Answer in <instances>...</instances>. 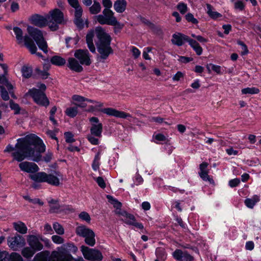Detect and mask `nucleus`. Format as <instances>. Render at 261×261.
Instances as JSON below:
<instances>
[{
    "label": "nucleus",
    "instance_id": "nucleus-1",
    "mask_svg": "<svg viewBox=\"0 0 261 261\" xmlns=\"http://www.w3.org/2000/svg\"><path fill=\"white\" fill-rule=\"evenodd\" d=\"M12 151H14L12 156L17 162L28 159L39 162L41 160L40 153L45 151V145L38 136L31 134L18 139L15 147L8 145L4 150L8 152Z\"/></svg>",
    "mask_w": 261,
    "mask_h": 261
},
{
    "label": "nucleus",
    "instance_id": "nucleus-2",
    "mask_svg": "<svg viewBox=\"0 0 261 261\" xmlns=\"http://www.w3.org/2000/svg\"><path fill=\"white\" fill-rule=\"evenodd\" d=\"M95 36L96 40H95L97 50L100 55L101 59L106 60L110 54L112 53L110 46L111 38L101 27H97L95 30L88 32L86 37V43L90 51L92 53H96V49L93 43Z\"/></svg>",
    "mask_w": 261,
    "mask_h": 261
},
{
    "label": "nucleus",
    "instance_id": "nucleus-3",
    "mask_svg": "<svg viewBox=\"0 0 261 261\" xmlns=\"http://www.w3.org/2000/svg\"><path fill=\"white\" fill-rule=\"evenodd\" d=\"M61 247L58 251L52 252L50 259L53 261H72L73 257L69 252L75 253L77 251V248L72 243H68Z\"/></svg>",
    "mask_w": 261,
    "mask_h": 261
},
{
    "label": "nucleus",
    "instance_id": "nucleus-4",
    "mask_svg": "<svg viewBox=\"0 0 261 261\" xmlns=\"http://www.w3.org/2000/svg\"><path fill=\"white\" fill-rule=\"evenodd\" d=\"M60 174L59 172L47 174L44 172H38L34 174L30 175V178L33 180L39 182H47L49 185L58 186L60 185Z\"/></svg>",
    "mask_w": 261,
    "mask_h": 261
},
{
    "label": "nucleus",
    "instance_id": "nucleus-5",
    "mask_svg": "<svg viewBox=\"0 0 261 261\" xmlns=\"http://www.w3.org/2000/svg\"><path fill=\"white\" fill-rule=\"evenodd\" d=\"M27 31L29 34L34 39L39 48L44 53H47V44L45 40L42 32L40 30L31 26H28Z\"/></svg>",
    "mask_w": 261,
    "mask_h": 261
},
{
    "label": "nucleus",
    "instance_id": "nucleus-6",
    "mask_svg": "<svg viewBox=\"0 0 261 261\" xmlns=\"http://www.w3.org/2000/svg\"><path fill=\"white\" fill-rule=\"evenodd\" d=\"M48 27L51 31H56L58 29V24L63 21V14L59 9H55L47 15Z\"/></svg>",
    "mask_w": 261,
    "mask_h": 261
},
{
    "label": "nucleus",
    "instance_id": "nucleus-7",
    "mask_svg": "<svg viewBox=\"0 0 261 261\" xmlns=\"http://www.w3.org/2000/svg\"><path fill=\"white\" fill-rule=\"evenodd\" d=\"M75 232L77 235L85 238V241L87 245L90 246L95 245V234L92 230L84 225H81L76 228Z\"/></svg>",
    "mask_w": 261,
    "mask_h": 261
},
{
    "label": "nucleus",
    "instance_id": "nucleus-8",
    "mask_svg": "<svg viewBox=\"0 0 261 261\" xmlns=\"http://www.w3.org/2000/svg\"><path fill=\"white\" fill-rule=\"evenodd\" d=\"M38 105L47 107L49 101L45 93L41 90L35 88L30 89L28 92Z\"/></svg>",
    "mask_w": 261,
    "mask_h": 261
},
{
    "label": "nucleus",
    "instance_id": "nucleus-9",
    "mask_svg": "<svg viewBox=\"0 0 261 261\" xmlns=\"http://www.w3.org/2000/svg\"><path fill=\"white\" fill-rule=\"evenodd\" d=\"M81 251L84 257L90 261H101L103 258V256L99 251L85 246H82Z\"/></svg>",
    "mask_w": 261,
    "mask_h": 261
},
{
    "label": "nucleus",
    "instance_id": "nucleus-10",
    "mask_svg": "<svg viewBox=\"0 0 261 261\" xmlns=\"http://www.w3.org/2000/svg\"><path fill=\"white\" fill-rule=\"evenodd\" d=\"M91 123L90 133L97 137H101L102 132V124L99 122L97 117H92L89 118Z\"/></svg>",
    "mask_w": 261,
    "mask_h": 261
},
{
    "label": "nucleus",
    "instance_id": "nucleus-11",
    "mask_svg": "<svg viewBox=\"0 0 261 261\" xmlns=\"http://www.w3.org/2000/svg\"><path fill=\"white\" fill-rule=\"evenodd\" d=\"M120 216L123 217L122 220L126 224L134 226L139 229H143L144 228L143 224L141 223L137 222L133 215L127 213L125 211H123L121 213Z\"/></svg>",
    "mask_w": 261,
    "mask_h": 261
},
{
    "label": "nucleus",
    "instance_id": "nucleus-12",
    "mask_svg": "<svg viewBox=\"0 0 261 261\" xmlns=\"http://www.w3.org/2000/svg\"><path fill=\"white\" fill-rule=\"evenodd\" d=\"M173 257L176 261H194V257L187 251L179 249H176L172 253Z\"/></svg>",
    "mask_w": 261,
    "mask_h": 261
},
{
    "label": "nucleus",
    "instance_id": "nucleus-13",
    "mask_svg": "<svg viewBox=\"0 0 261 261\" xmlns=\"http://www.w3.org/2000/svg\"><path fill=\"white\" fill-rule=\"evenodd\" d=\"M74 55L79 60L81 64L87 66L91 64L90 54L87 49H77L75 51Z\"/></svg>",
    "mask_w": 261,
    "mask_h": 261
},
{
    "label": "nucleus",
    "instance_id": "nucleus-14",
    "mask_svg": "<svg viewBox=\"0 0 261 261\" xmlns=\"http://www.w3.org/2000/svg\"><path fill=\"white\" fill-rule=\"evenodd\" d=\"M24 239L18 235L8 239V245L12 250L16 251L18 248L22 247L24 245Z\"/></svg>",
    "mask_w": 261,
    "mask_h": 261
},
{
    "label": "nucleus",
    "instance_id": "nucleus-15",
    "mask_svg": "<svg viewBox=\"0 0 261 261\" xmlns=\"http://www.w3.org/2000/svg\"><path fill=\"white\" fill-rule=\"evenodd\" d=\"M29 20L32 24L39 28H43L47 25H48L47 15L43 16L36 14L32 15L29 18Z\"/></svg>",
    "mask_w": 261,
    "mask_h": 261
},
{
    "label": "nucleus",
    "instance_id": "nucleus-16",
    "mask_svg": "<svg viewBox=\"0 0 261 261\" xmlns=\"http://www.w3.org/2000/svg\"><path fill=\"white\" fill-rule=\"evenodd\" d=\"M100 111L109 116H114L117 118H127L131 117V115L129 113H125L123 111H118L111 108L102 109Z\"/></svg>",
    "mask_w": 261,
    "mask_h": 261
},
{
    "label": "nucleus",
    "instance_id": "nucleus-17",
    "mask_svg": "<svg viewBox=\"0 0 261 261\" xmlns=\"http://www.w3.org/2000/svg\"><path fill=\"white\" fill-rule=\"evenodd\" d=\"M20 162L21 163L19 164V167L22 171L34 173L39 170L38 166L34 163L28 161H21Z\"/></svg>",
    "mask_w": 261,
    "mask_h": 261
},
{
    "label": "nucleus",
    "instance_id": "nucleus-18",
    "mask_svg": "<svg viewBox=\"0 0 261 261\" xmlns=\"http://www.w3.org/2000/svg\"><path fill=\"white\" fill-rule=\"evenodd\" d=\"M189 37L183 34L177 33L172 35V43L178 46H182L185 41L188 42Z\"/></svg>",
    "mask_w": 261,
    "mask_h": 261
},
{
    "label": "nucleus",
    "instance_id": "nucleus-19",
    "mask_svg": "<svg viewBox=\"0 0 261 261\" xmlns=\"http://www.w3.org/2000/svg\"><path fill=\"white\" fill-rule=\"evenodd\" d=\"M28 243L35 251H40L43 249V245L40 243L39 239L35 236H30L28 239Z\"/></svg>",
    "mask_w": 261,
    "mask_h": 261
},
{
    "label": "nucleus",
    "instance_id": "nucleus-20",
    "mask_svg": "<svg viewBox=\"0 0 261 261\" xmlns=\"http://www.w3.org/2000/svg\"><path fill=\"white\" fill-rule=\"evenodd\" d=\"M68 67L72 70L77 72L83 71V68L79 62L73 58H70L68 60Z\"/></svg>",
    "mask_w": 261,
    "mask_h": 261
},
{
    "label": "nucleus",
    "instance_id": "nucleus-21",
    "mask_svg": "<svg viewBox=\"0 0 261 261\" xmlns=\"http://www.w3.org/2000/svg\"><path fill=\"white\" fill-rule=\"evenodd\" d=\"M24 45L28 48L32 54L36 53L37 48L34 43L32 41L30 37L28 35L24 36Z\"/></svg>",
    "mask_w": 261,
    "mask_h": 261
},
{
    "label": "nucleus",
    "instance_id": "nucleus-22",
    "mask_svg": "<svg viewBox=\"0 0 261 261\" xmlns=\"http://www.w3.org/2000/svg\"><path fill=\"white\" fill-rule=\"evenodd\" d=\"M127 2L125 0H117L114 4V10L118 13H121L126 10Z\"/></svg>",
    "mask_w": 261,
    "mask_h": 261
},
{
    "label": "nucleus",
    "instance_id": "nucleus-23",
    "mask_svg": "<svg viewBox=\"0 0 261 261\" xmlns=\"http://www.w3.org/2000/svg\"><path fill=\"white\" fill-rule=\"evenodd\" d=\"M103 14L106 17V19L109 22H108L110 24H114L115 23L117 22V19L114 16V12L110 9H105L102 11Z\"/></svg>",
    "mask_w": 261,
    "mask_h": 261
},
{
    "label": "nucleus",
    "instance_id": "nucleus-24",
    "mask_svg": "<svg viewBox=\"0 0 261 261\" xmlns=\"http://www.w3.org/2000/svg\"><path fill=\"white\" fill-rule=\"evenodd\" d=\"M188 42L197 55L200 56L202 54L203 51L202 48L196 40L189 38Z\"/></svg>",
    "mask_w": 261,
    "mask_h": 261
},
{
    "label": "nucleus",
    "instance_id": "nucleus-25",
    "mask_svg": "<svg viewBox=\"0 0 261 261\" xmlns=\"http://www.w3.org/2000/svg\"><path fill=\"white\" fill-rule=\"evenodd\" d=\"M107 198L109 201L116 208L115 211L116 214L121 215V213L123 211L121 210V203L116 199H114L112 196L107 195Z\"/></svg>",
    "mask_w": 261,
    "mask_h": 261
},
{
    "label": "nucleus",
    "instance_id": "nucleus-26",
    "mask_svg": "<svg viewBox=\"0 0 261 261\" xmlns=\"http://www.w3.org/2000/svg\"><path fill=\"white\" fill-rule=\"evenodd\" d=\"M107 198L109 201L116 208L115 211L116 214L121 215V213L123 211L121 210V203L116 199H114L112 196L107 195Z\"/></svg>",
    "mask_w": 261,
    "mask_h": 261
},
{
    "label": "nucleus",
    "instance_id": "nucleus-27",
    "mask_svg": "<svg viewBox=\"0 0 261 261\" xmlns=\"http://www.w3.org/2000/svg\"><path fill=\"white\" fill-rule=\"evenodd\" d=\"M207 13L208 15L213 19H216L218 18L222 17V14L220 13L214 11V9L211 5L209 4H206Z\"/></svg>",
    "mask_w": 261,
    "mask_h": 261
},
{
    "label": "nucleus",
    "instance_id": "nucleus-28",
    "mask_svg": "<svg viewBox=\"0 0 261 261\" xmlns=\"http://www.w3.org/2000/svg\"><path fill=\"white\" fill-rule=\"evenodd\" d=\"M16 39L18 44L24 42V36H23L22 30L19 27H15L13 28Z\"/></svg>",
    "mask_w": 261,
    "mask_h": 261
},
{
    "label": "nucleus",
    "instance_id": "nucleus-29",
    "mask_svg": "<svg viewBox=\"0 0 261 261\" xmlns=\"http://www.w3.org/2000/svg\"><path fill=\"white\" fill-rule=\"evenodd\" d=\"M259 199L258 196L254 195L251 198L245 199V204L247 207L252 208L255 204L259 201Z\"/></svg>",
    "mask_w": 261,
    "mask_h": 261
},
{
    "label": "nucleus",
    "instance_id": "nucleus-30",
    "mask_svg": "<svg viewBox=\"0 0 261 261\" xmlns=\"http://www.w3.org/2000/svg\"><path fill=\"white\" fill-rule=\"evenodd\" d=\"M15 230L21 234H25L27 232L28 228L25 224L22 222H18L13 223Z\"/></svg>",
    "mask_w": 261,
    "mask_h": 261
},
{
    "label": "nucleus",
    "instance_id": "nucleus-31",
    "mask_svg": "<svg viewBox=\"0 0 261 261\" xmlns=\"http://www.w3.org/2000/svg\"><path fill=\"white\" fill-rule=\"evenodd\" d=\"M50 62L54 65L60 66L65 64L66 60L60 56H55L51 58Z\"/></svg>",
    "mask_w": 261,
    "mask_h": 261
},
{
    "label": "nucleus",
    "instance_id": "nucleus-32",
    "mask_svg": "<svg viewBox=\"0 0 261 261\" xmlns=\"http://www.w3.org/2000/svg\"><path fill=\"white\" fill-rule=\"evenodd\" d=\"M49 255V251H42L37 253L34 258L37 261H47Z\"/></svg>",
    "mask_w": 261,
    "mask_h": 261
},
{
    "label": "nucleus",
    "instance_id": "nucleus-33",
    "mask_svg": "<svg viewBox=\"0 0 261 261\" xmlns=\"http://www.w3.org/2000/svg\"><path fill=\"white\" fill-rule=\"evenodd\" d=\"M35 252L31 247H25L22 249L21 254L25 258H30L34 255Z\"/></svg>",
    "mask_w": 261,
    "mask_h": 261
},
{
    "label": "nucleus",
    "instance_id": "nucleus-34",
    "mask_svg": "<svg viewBox=\"0 0 261 261\" xmlns=\"http://www.w3.org/2000/svg\"><path fill=\"white\" fill-rule=\"evenodd\" d=\"M100 152H98L95 155L92 164V167L93 170L97 171L99 169L100 165Z\"/></svg>",
    "mask_w": 261,
    "mask_h": 261
},
{
    "label": "nucleus",
    "instance_id": "nucleus-35",
    "mask_svg": "<svg viewBox=\"0 0 261 261\" xmlns=\"http://www.w3.org/2000/svg\"><path fill=\"white\" fill-rule=\"evenodd\" d=\"M91 14H96L99 13L101 10V6L99 3L94 1L93 5L89 8Z\"/></svg>",
    "mask_w": 261,
    "mask_h": 261
},
{
    "label": "nucleus",
    "instance_id": "nucleus-36",
    "mask_svg": "<svg viewBox=\"0 0 261 261\" xmlns=\"http://www.w3.org/2000/svg\"><path fill=\"white\" fill-rule=\"evenodd\" d=\"M78 113L77 107L68 108L65 111V114L68 116L73 118L76 116Z\"/></svg>",
    "mask_w": 261,
    "mask_h": 261
},
{
    "label": "nucleus",
    "instance_id": "nucleus-37",
    "mask_svg": "<svg viewBox=\"0 0 261 261\" xmlns=\"http://www.w3.org/2000/svg\"><path fill=\"white\" fill-rule=\"evenodd\" d=\"M241 91L242 93L243 94H257L259 92V90L258 89L255 87H248L243 89Z\"/></svg>",
    "mask_w": 261,
    "mask_h": 261
},
{
    "label": "nucleus",
    "instance_id": "nucleus-38",
    "mask_svg": "<svg viewBox=\"0 0 261 261\" xmlns=\"http://www.w3.org/2000/svg\"><path fill=\"white\" fill-rule=\"evenodd\" d=\"M53 228L55 232L59 234L62 235L64 233V229L63 226L58 222H55L53 224Z\"/></svg>",
    "mask_w": 261,
    "mask_h": 261
},
{
    "label": "nucleus",
    "instance_id": "nucleus-39",
    "mask_svg": "<svg viewBox=\"0 0 261 261\" xmlns=\"http://www.w3.org/2000/svg\"><path fill=\"white\" fill-rule=\"evenodd\" d=\"M21 71L23 76L25 78H29L32 75L33 71L32 68L23 66L22 68Z\"/></svg>",
    "mask_w": 261,
    "mask_h": 261
},
{
    "label": "nucleus",
    "instance_id": "nucleus-40",
    "mask_svg": "<svg viewBox=\"0 0 261 261\" xmlns=\"http://www.w3.org/2000/svg\"><path fill=\"white\" fill-rule=\"evenodd\" d=\"M155 254L158 258H160L161 260L164 261L166 258V254L165 250L161 248H158L156 250Z\"/></svg>",
    "mask_w": 261,
    "mask_h": 261
},
{
    "label": "nucleus",
    "instance_id": "nucleus-41",
    "mask_svg": "<svg viewBox=\"0 0 261 261\" xmlns=\"http://www.w3.org/2000/svg\"><path fill=\"white\" fill-rule=\"evenodd\" d=\"M0 95L5 101L8 100L10 98L8 91L2 86H0Z\"/></svg>",
    "mask_w": 261,
    "mask_h": 261
},
{
    "label": "nucleus",
    "instance_id": "nucleus-42",
    "mask_svg": "<svg viewBox=\"0 0 261 261\" xmlns=\"http://www.w3.org/2000/svg\"><path fill=\"white\" fill-rule=\"evenodd\" d=\"M153 138L155 139L154 142L156 144L159 143V142L165 141L166 140V137L163 134L160 133L154 134Z\"/></svg>",
    "mask_w": 261,
    "mask_h": 261
},
{
    "label": "nucleus",
    "instance_id": "nucleus-43",
    "mask_svg": "<svg viewBox=\"0 0 261 261\" xmlns=\"http://www.w3.org/2000/svg\"><path fill=\"white\" fill-rule=\"evenodd\" d=\"M0 261H11L10 255L6 251H0Z\"/></svg>",
    "mask_w": 261,
    "mask_h": 261
},
{
    "label": "nucleus",
    "instance_id": "nucleus-44",
    "mask_svg": "<svg viewBox=\"0 0 261 261\" xmlns=\"http://www.w3.org/2000/svg\"><path fill=\"white\" fill-rule=\"evenodd\" d=\"M79 218L83 221L89 223L91 220V218L89 214L86 212H81L79 215Z\"/></svg>",
    "mask_w": 261,
    "mask_h": 261
},
{
    "label": "nucleus",
    "instance_id": "nucleus-45",
    "mask_svg": "<svg viewBox=\"0 0 261 261\" xmlns=\"http://www.w3.org/2000/svg\"><path fill=\"white\" fill-rule=\"evenodd\" d=\"M200 177L204 181H208L210 183L213 184L214 180L208 175V172L203 173H198Z\"/></svg>",
    "mask_w": 261,
    "mask_h": 261
},
{
    "label": "nucleus",
    "instance_id": "nucleus-46",
    "mask_svg": "<svg viewBox=\"0 0 261 261\" xmlns=\"http://www.w3.org/2000/svg\"><path fill=\"white\" fill-rule=\"evenodd\" d=\"M97 20L101 24H108L110 25L109 21L106 19L104 14H100L97 16Z\"/></svg>",
    "mask_w": 261,
    "mask_h": 261
},
{
    "label": "nucleus",
    "instance_id": "nucleus-47",
    "mask_svg": "<svg viewBox=\"0 0 261 261\" xmlns=\"http://www.w3.org/2000/svg\"><path fill=\"white\" fill-rule=\"evenodd\" d=\"M178 10L182 14H185L187 11V6L183 3H179L177 6Z\"/></svg>",
    "mask_w": 261,
    "mask_h": 261
},
{
    "label": "nucleus",
    "instance_id": "nucleus-48",
    "mask_svg": "<svg viewBox=\"0 0 261 261\" xmlns=\"http://www.w3.org/2000/svg\"><path fill=\"white\" fill-rule=\"evenodd\" d=\"M96 136H94L93 135L91 134L87 135V139L92 144V145H98L99 144V140L97 138H95Z\"/></svg>",
    "mask_w": 261,
    "mask_h": 261
},
{
    "label": "nucleus",
    "instance_id": "nucleus-49",
    "mask_svg": "<svg viewBox=\"0 0 261 261\" xmlns=\"http://www.w3.org/2000/svg\"><path fill=\"white\" fill-rule=\"evenodd\" d=\"M64 136L65 137L66 142L67 143H72L75 141L73 138V134L69 132H65L64 133Z\"/></svg>",
    "mask_w": 261,
    "mask_h": 261
},
{
    "label": "nucleus",
    "instance_id": "nucleus-50",
    "mask_svg": "<svg viewBox=\"0 0 261 261\" xmlns=\"http://www.w3.org/2000/svg\"><path fill=\"white\" fill-rule=\"evenodd\" d=\"M11 261H23L22 257L17 253H12L10 255Z\"/></svg>",
    "mask_w": 261,
    "mask_h": 261
},
{
    "label": "nucleus",
    "instance_id": "nucleus-51",
    "mask_svg": "<svg viewBox=\"0 0 261 261\" xmlns=\"http://www.w3.org/2000/svg\"><path fill=\"white\" fill-rule=\"evenodd\" d=\"M130 51L133 54V57L135 59L138 58L141 54L140 51L135 46L130 47Z\"/></svg>",
    "mask_w": 261,
    "mask_h": 261
},
{
    "label": "nucleus",
    "instance_id": "nucleus-52",
    "mask_svg": "<svg viewBox=\"0 0 261 261\" xmlns=\"http://www.w3.org/2000/svg\"><path fill=\"white\" fill-rule=\"evenodd\" d=\"M234 7L236 9L243 11L245 8V5L241 1H238L234 3Z\"/></svg>",
    "mask_w": 261,
    "mask_h": 261
},
{
    "label": "nucleus",
    "instance_id": "nucleus-53",
    "mask_svg": "<svg viewBox=\"0 0 261 261\" xmlns=\"http://www.w3.org/2000/svg\"><path fill=\"white\" fill-rule=\"evenodd\" d=\"M51 239L56 244H60L64 242V239L59 236L54 235L51 237Z\"/></svg>",
    "mask_w": 261,
    "mask_h": 261
},
{
    "label": "nucleus",
    "instance_id": "nucleus-54",
    "mask_svg": "<svg viewBox=\"0 0 261 261\" xmlns=\"http://www.w3.org/2000/svg\"><path fill=\"white\" fill-rule=\"evenodd\" d=\"M73 8L75 9V18L81 17L83 13V10L81 7L79 5L77 7Z\"/></svg>",
    "mask_w": 261,
    "mask_h": 261
},
{
    "label": "nucleus",
    "instance_id": "nucleus-55",
    "mask_svg": "<svg viewBox=\"0 0 261 261\" xmlns=\"http://www.w3.org/2000/svg\"><path fill=\"white\" fill-rule=\"evenodd\" d=\"M9 2H12L11 4V10L13 12H15L19 10V6L17 2L12 1V0H9Z\"/></svg>",
    "mask_w": 261,
    "mask_h": 261
},
{
    "label": "nucleus",
    "instance_id": "nucleus-56",
    "mask_svg": "<svg viewBox=\"0 0 261 261\" xmlns=\"http://www.w3.org/2000/svg\"><path fill=\"white\" fill-rule=\"evenodd\" d=\"M186 18L188 21L191 22L194 24L198 23V20L194 17L193 15L191 13H188L186 15Z\"/></svg>",
    "mask_w": 261,
    "mask_h": 261
},
{
    "label": "nucleus",
    "instance_id": "nucleus-57",
    "mask_svg": "<svg viewBox=\"0 0 261 261\" xmlns=\"http://www.w3.org/2000/svg\"><path fill=\"white\" fill-rule=\"evenodd\" d=\"M10 107L11 109L16 111V113H19L20 111V107L17 103L14 102L12 100L10 101Z\"/></svg>",
    "mask_w": 261,
    "mask_h": 261
},
{
    "label": "nucleus",
    "instance_id": "nucleus-58",
    "mask_svg": "<svg viewBox=\"0 0 261 261\" xmlns=\"http://www.w3.org/2000/svg\"><path fill=\"white\" fill-rule=\"evenodd\" d=\"M210 66H211L212 69L216 72L217 74H221L222 73L221 71V66L217 65H215L213 64H210Z\"/></svg>",
    "mask_w": 261,
    "mask_h": 261
},
{
    "label": "nucleus",
    "instance_id": "nucleus-59",
    "mask_svg": "<svg viewBox=\"0 0 261 261\" xmlns=\"http://www.w3.org/2000/svg\"><path fill=\"white\" fill-rule=\"evenodd\" d=\"M240 183V180L239 178H234L229 181V186L231 188H233L238 186Z\"/></svg>",
    "mask_w": 261,
    "mask_h": 261
},
{
    "label": "nucleus",
    "instance_id": "nucleus-60",
    "mask_svg": "<svg viewBox=\"0 0 261 261\" xmlns=\"http://www.w3.org/2000/svg\"><path fill=\"white\" fill-rule=\"evenodd\" d=\"M74 23L80 29L84 27L83 20L82 19L81 17L75 18Z\"/></svg>",
    "mask_w": 261,
    "mask_h": 261
},
{
    "label": "nucleus",
    "instance_id": "nucleus-61",
    "mask_svg": "<svg viewBox=\"0 0 261 261\" xmlns=\"http://www.w3.org/2000/svg\"><path fill=\"white\" fill-rule=\"evenodd\" d=\"M208 166V164L206 162L202 163L199 166L200 171L199 173H203L208 172L206 168Z\"/></svg>",
    "mask_w": 261,
    "mask_h": 261
},
{
    "label": "nucleus",
    "instance_id": "nucleus-62",
    "mask_svg": "<svg viewBox=\"0 0 261 261\" xmlns=\"http://www.w3.org/2000/svg\"><path fill=\"white\" fill-rule=\"evenodd\" d=\"M72 99L74 101L82 102L85 101L86 98L79 95H73L72 96Z\"/></svg>",
    "mask_w": 261,
    "mask_h": 261
},
{
    "label": "nucleus",
    "instance_id": "nucleus-63",
    "mask_svg": "<svg viewBox=\"0 0 261 261\" xmlns=\"http://www.w3.org/2000/svg\"><path fill=\"white\" fill-rule=\"evenodd\" d=\"M96 181L100 188L104 189L106 187L105 182L101 177H98Z\"/></svg>",
    "mask_w": 261,
    "mask_h": 261
},
{
    "label": "nucleus",
    "instance_id": "nucleus-64",
    "mask_svg": "<svg viewBox=\"0 0 261 261\" xmlns=\"http://www.w3.org/2000/svg\"><path fill=\"white\" fill-rule=\"evenodd\" d=\"M226 152L229 155H236L238 154L239 152L238 150H234L232 147H229L226 149Z\"/></svg>",
    "mask_w": 261,
    "mask_h": 261
}]
</instances>
